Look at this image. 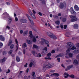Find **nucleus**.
<instances>
[{"label":"nucleus","mask_w":79,"mask_h":79,"mask_svg":"<svg viewBox=\"0 0 79 79\" xmlns=\"http://www.w3.org/2000/svg\"><path fill=\"white\" fill-rule=\"evenodd\" d=\"M67 46H66V47L68 48L66 51V52L67 53H69L70 52V50H71V47H73L74 45V44L71 42H68L67 43Z\"/></svg>","instance_id":"f257e3e1"},{"label":"nucleus","mask_w":79,"mask_h":79,"mask_svg":"<svg viewBox=\"0 0 79 79\" xmlns=\"http://www.w3.org/2000/svg\"><path fill=\"white\" fill-rule=\"evenodd\" d=\"M43 69L44 70V71H45V69L46 68H52V66L50 65V64L48 62H46L43 64Z\"/></svg>","instance_id":"f03ea898"},{"label":"nucleus","mask_w":79,"mask_h":79,"mask_svg":"<svg viewBox=\"0 0 79 79\" xmlns=\"http://www.w3.org/2000/svg\"><path fill=\"white\" fill-rule=\"evenodd\" d=\"M70 18H71L72 19L71 20V21L72 22H74V21H76L77 20V18H76V16H74L71 15L70 17Z\"/></svg>","instance_id":"7ed1b4c3"},{"label":"nucleus","mask_w":79,"mask_h":79,"mask_svg":"<svg viewBox=\"0 0 79 79\" xmlns=\"http://www.w3.org/2000/svg\"><path fill=\"white\" fill-rule=\"evenodd\" d=\"M31 53L33 55H35L34 56L36 57H41L42 56V55L38 53V54H37L36 52L34 51H32L31 52Z\"/></svg>","instance_id":"20e7f679"},{"label":"nucleus","mask_w":79,"mask_h":79,"mask_svg":"<svg viewBox=\"0 0 79 79\" xmlns=\"http://www.w3.org/2000/svg\"><path fill=\"white\" fill-rule=\"evenodd\" d=\"M66 5V2H64L63 3L62 2H60V8H63L64 6Z\"/></svg>","instance_id":"39448f33"},{"label":"nucleus","mask_w":79,"mask_h":79,"mask_svg":"<svg viewBox=\"0 0 79 79\" xmlns=\"http://www.w3.org/2000/svg\"><path fill=\"white\" fill-rule=\"evenodd\" d=\"M27 17L29 20L30 21L31 24H34V23L33 22V21H32V19H31V17H30V16H29V15L27 14Z\"/></svg>","instance_id":"423d86ee"},{"label":"nucleus","mask_w":79,"mask_h":79,"mask_svg":"<svg viewBox=\"0 0 79 79\" xmlns=\"http://www.w3.org/2000/svg\"><path fill=\"white\" fill-rule=\"evenodd\" d=\"M73 68V65H71L67 67L65 69V71H68V70H69L70 69Z\"/></svg>","instance_id":"0eeeda50"},{"label":"nucleus","mask_w":79,"mask_h":79,"mask_svg":"<svg viewBox=\"0 0 79 79\" xmlns=\"http://www.w3.org/2000/svg\"><path fill=\"white\" fill-rule=\"evenodd\" d=\"M47 35L49 36V37H50V38H52V36L53 35V34H52V33L50 32H47Z\"/></svg>","instance_id":"6e6552de"},{"label":"nucleus","mask_w":79,"mask_h":79,"mask_svg":"<svg viewBox=\"0 0 79 79\" xmlns=\"http://www.w3.org/2000/svg\"><path fill=\"white\" fill-rule=\"evenodd\" d=\"M73 53L75 54H77V53H79V48L74 50L73 51Z\"/></svg>","instance_id":"1a4fd4ad"},{"label":"nucleus","mask_w":79,"mask_h":79,"mask_svg":"<svg viewBox=\"0 0 79 79\" xmlns=\"http://www.w3.org/2000/svg\"><path fill=\"white\" fill-rule=\"evenodd\" d=\"M33 36H34V35H32V31H30L29 32V37L32 38Z\"/></svg>","instance_id":"9d476101"},{"label":"nucleus","mask_w":79,"mask_h":79,"mask_svg":"<svg viewBox=\"0 0 79 79\" xmlns=\"http://www.w3.org/2000/svg\"><path fill=\"white\" fill-rule=\"evenodd\" d=\"M74 10L75 11H79V7H78L77 5H76L74 6Z\"/></svg>","instance_id":"9b49d317"},{"label":"nucleus","mask_w":79,"mask_h":79,"mask_svg":"<svg viewBox=\"0 0 79 79\" xmlns=\"http://www.w3.org/2000/svg\"><path fill=\"white\" fill-rule=\"evenodd\" d=\"M64 76H65L64 77H65V78H66V79L68 78V76H69V74H68L66 73H64Z\"/></svg>","instance_id":"f8f14e48"},{"label":"nucleus","mask_w":79,"mask_h":79,"mask_svg":"<svg viewBox=\"0 0 79 79\" xmlns=\"http://www.w3.org/2000/svg\"><path fill=\"white\" fill-rule=\"evenodd\" d=\"M20 22L23 23H26L27 21L25 19H21L20 20Z\"/></svg>","instance_id":"ddd939ff"},{"label":"nucleus","mask_w":79,"mask_h":79,"mask_svg":"<svg viewBox=\"0 0 79 79\" xmlns=\"http://www.w3.org/2000/svg\"><path fill=\"white\" fill-rule=\"evenodd\" d=\"M0 40L2 41H5V38L2 36V35H0Z\"/></svg>","instance_id":"4468645a"},{"label":"nucleus","mask_w":79,"mask_h":79,"mask_svg":"<svg viewBox=\"0 0 79 79\" xmlns=\"http://www.w3.org/2000/svg\"><path fill=\"white\" fill-rule=\"evenodd\" d=\"M27 42V44H29L30 45H31L32 44V42H31V41L30 40H26Z\"/></svg>","instance_id":"2eb2a0df"},{"label":"nucleus","mask_w":79,"mask_h":79,"mask_svg":"<svg viewBox=\"0 0 79 79\" xmlns=\"http://www.w3.org/2000/svg\"><path fill=\"white\" fill-rule=\"evenodd\" d=\"M51 76H56L58 77V76H60V75L57 73H54L53 74H51Z\"/></svg>","instance_id":"dca6fc26"},{"label":"nucleus","mask_w":79,"mask_h":79,"mask_svg":"<svg viewBox=\"0 0 79 79\" xmlns=\"http://www.w3.org/2000/svg\"><path fill=\"white\" fill-rule=\"evenodd\" d=\"M15 42L17 44V45H16V48H17L16 50H18V41H17V39H16L15 40Z\"/></svg>","instance_id":"f3484780"},{"label":"nucleus","mask_w":79,"mask_h":79,"mask_svg":"<svg viewBox=\"0 0 79 79\" xmlns=\"http://www.w3.org/2000/svg\"><path fill=\"white\" fill-rule=\"evenodd\" d=\"M12 44V40H10L9 41V42L8 43V46L9 47L10 46V45Z\"/></svg>","instance_id":"a211bd4d"},{"label":"nucleus","mask_w":79,"mask_h":79,"mask_svg":"<svg viewBox=\"0 0 79 79\" xmlns=\"http://www.w3.org/2000/svg\"><path fill=\"white\" fill-rule=\"evenodd\" d=\"M31 38L33 39L32 40L33 42H36V39L35 38V36H33V37Z\"/></svg>","instance_id":"6ab92c4d"},{"label":"nucleus","mask_w":79,"mask_h":79,"mask_svg":"<svg viewBox=\"0 0 79 79\" xmlns=\"http://www.w3.org/2000/svg\"><path fill=\"white\" fill-rule=\"evenodd\" d=\"M5 61V58H4L3 59L0 60V62L1 63H4Z\"/></svg>","instance_id":"aec40b11"},{"label":"nucleus","mask_w":79,"mask_h":79,"mask_svg":"<svg viewBox=\"0 0 79 79\" xmlns=\"http://www.w3.org/2000/svg\"><path fill=\"white\" fill-rule=\"evenodd\" d=\"M26 47H27V44L26 43H24L22 44V48H26Z\"/></svg>","instance_id":"412c9836"},{"label":"nucleus","mask_w":79,"mask_h":79,"mask_svg":"<svg viewBox=\"0 0 79 79\" xmlns=\"http://www.w3.org/2000/svg\"><path fill=\"white\" fill-rule=\"evenodd\" d=\"M30 14L31 15L32 17V18H34V19L35 18V15H34V14H33L32 13L31 11H30Z\"/></svg>","instance_id":"4be33fe9"},{"label":"nucleus","mask_w":79,"mask_h":79,"mask_svg":"<svg viewBox=\"0 0 79 79\" xmlns=\"http://www.w3.org/2000/svg\"><path fill=\"white\" fill-rule=\"evenodd\" d=\"M20 58L18 56H17L16 57V60L18 61V62H19V61H20Z\"/></svg>","instance_id":"5701e85b"},{"label":"nucleus","mask_w":79,"mask_h":79,"mask_svg":"<svg viewBox=\"0 0 79 79\" xmlns=\"http://www.w3.org/2000/svg\"><path fill=\"white\" fill-rule=\"evenodd\" d=\"M73 27L75 29H77V27H78V25H77V24H76L74 25Z\"/></svg>","instance_id":"b1692460"},{"label":"nucleus","mask_w":79,"mask_h":79,"mask_svg":"<svg viewBox=\"0 0 79 79\" xmlns=\"http://www.w3.org/2000/svg\"><path fill=\"white\" fill-rule=\"evenodd\" d=\"M27 31L24 32L23 34V36H25V35H27Z\"/></svg>","instance_id":"393cba45"},{"label":"nucleus","mask_w":79,"mask_h":79,"mask_svg":"<svg viewBox=\"0 0 79 79\" xmlns=\"http://www.w3.org/2000/svg\"><path fill=\"white\" fill-rule=\"evenodd\" d=\"M8 20H9V23L10 24V23H11V21H12V19H11V18L10 17L9 18Z\"/></svg>","instance_id":"a878e982"},{"label":"nucleus","mask_w":79,"mask_h":79,"mask_svg":"<svg viewBox=\"0 0 79 79\" xmlns=\"http://www.w3.org/2000/svg\"><path fill=\"white\" fill-rule=\"evenodd\" d=\"M41 42H42L43 44H45V40L42 39L41 40Z\"/></svg>","instance_id":"bb28decb"},{"label":"nucleus","mask_w":79,"mask_h":79,"mask_svg":"<svg viewBox=\"0 0 79 79\" xmlns=\"http://www.w3.org/2000/svg\"><path fill=\"white\" fill-rule=\"evenodd\" d=\"M56 24H58V25H59L60 23V21H56L55 22Z\"/></svg>","instance_id":"cd10ccee"},{"label":"nucleus","mask_w":79,"mask_h":79,"mask_svg":"<svg viewBox=\"0 0 79 79\" xmlns=\"http://www.w3.org/2000/svg\"><path fill=\"white\" fill-rule=\"evenodd\" d=\"M75 49H76V47L75 46H72L71 48V49L72 50H75Z\"/></svg>","instance_id":"c85d7f7f"},{"label":"nucleus","mask_w":79,"mask_h":79,"mask_svg":"<svg viewBox=\"0 0 79 79\" xmlns=\"http://www.w3.org/2000/svg\"><path fill=\"white\" fill-rule=\"evenodd\" d=\"M73 10H74V9H73V7H71L69 9V11H70L71 13H73L72 11H73Z\"/></svg>","instance_id":"c756f323"},{"label":"nucleus","mask_w":79,"mask_h":79,"mask_svg":"<svg viewBox=\"0 0 79 79\" xmlns=\"http://www.w3.org/2000/svg\"><path fill=\"white\" fill-rule=\"evenodd\" d=\"M14 47H15V46L13 44H11L10 46V49H13V48Z\"/></svg>","instance_id":"7c9ffc66"},{"label":"nucleus","mask_w":79,"mask_h":79,"mask_svg":"<svg viewBox=\"0 0 79 79\" xmlns=\"http://www.w3.org/2000/svg\"><path fill=\"white\" fill-rule=\"evenodd\" d=\"M53 36H52V37H51V38H52V39H57V38H56V37L55 36V35H53Z\"/></svg>","instance_id":"2f4dec72"},{"label":"nucleus","mask_w":79,"mask_h":79,"mask_svg":"<svg viewBox=\"0 0 79 79\" xmlns=\"http://www.w3.org/2000/svg\"><path fill=\"white\" fill-rule=\"evenodd\" d=\"M69 57H72L73 56V54L72 53H69Z\"/></svg>","instance_id":"473e14b6"},{"label":"nucleus","mask_w":79,"mask_h":79,"mask_svg":"<svg viewBox=\"0 0 79 79\" xmlns=\"http://www.w3.org/2000/svg\"><path fill=\"white\" fill-rule=\"evenodd\" d=\"M69 76L70 77H71V78H72L73 79H74V78L75 77L74 75L73 74H72L70 75Z\"/></svg>","instance_id":"72a5a7b5"},{"label":"nucleus","mask_w":79,"mask_h":79,"mask_svg":"<svg viewBox=\"0 0 79 79\" xmlns=\"http://www.w3.org/2000/svg\"><path fill=\"white\" fill-rule=\"evenodd\" d=\"M61 56H62V54H60L57 56H56V58H58V57H61Z\"/></svg>","instance_id":"f704fd0d"},{"label":"nucleus","mask_w":79,"mask_h":79,"mask_svg":"<svg viewBox=\"0 0 79 79\" xmlns=\"http://www.w3.org/2000/svg\"><path fill=\"white\" fill-rule=\"evenodd\" d=\"M33 47L34 48H38V47L35 44H34L33 45Z\"/></svg>","instance_id":"c9c22d12"},{"label":"nucleus","mask_w":79,"mask_h":79,"mask_svg":"<svg viewBox=\"0 0 79 79\" xmlns=\"http://www.w3.org/2000/svg\"><path fill=\"white\" fill-rule=\"evenodd\" d=\"M35 72H33L32 73V76L33 77H35Z\"/></svg>","instance_id":"e433bc0d"},{"label":"nucleus","mask_w":79,"mask_h":79,"mask_svg":"<svg viewBox=\"0 0 79 79\" xmlns=\"http://www.w3.org/2000/svg\"><path fill=\"white\" fill-rule=\"evenodd\" d=\"M74 63L75 64H78V61H77V60H74Z\"/></svg>","instance_id":"4c0bfd02"},{"label":"nucleus","mask_w":79,"mask_h":79,"mask_svg":"<svg viewBox=\"0 0 79 79\" xmlns=\"http://www.w3.org/2000/svg\"><path fill=\"white\" fill-rule=\"evenodd\" d=\"M51 55V53L49 52L47 54V56H48V57H50Z\"/></svg>","instance_id":"58836bf2"},{"label":"nucleus","mask_w":79,"mask_h":79,"mask_svg":"<svg viewBox=\"0 0 79 79\" xmlns=\"http://www.w3.org/2000/svg\"><path fill=\"white\" fill-rule=\"evenodd\" d=\"M45 60H52V58L50 57H45Z\"/></svg>","instance_id":"ea45409f"},{"label":"nucleus","mask_w":79,"mask_h":79,"mask_svg":"<svg viewBox=\"0 0 79 79\" xmlns=\"http://www.w3.org/2000/svg\"><path fill=\"white\" fill-rule=\"evenodd\" d=\"M72 12H71V13L72 14H73V15H74L75 14H76V12L74 11V10H73V11H72Z\"/></svg>","instance_id":"a19ab883"},{"label":"nucleus","mask_w":79,"mask_h":79,"mask_svg":"<svg viewBox=\"0 0 79 79\" xmlns=\"http://www.w3.org/2000/svg\"><path fill=\"white\" fill-rule=\"evenodd\" d=\"M33 64V63L32 62H31L29 64V66L30 68H31L32 66V65Z\"/></svg>","instance_id":"79ce46f5"},{"label":"nucleus","mask_w":79,"mask_h":79,"mask_svg":"<svg viewBox=\"0 0 79 79\" xmlns=\"http://www.w3.org/2000/svg\"><path fill=\"white\" fill-rule=\"evenodd\" d=\"M3 44L2 43H0V48H2L3 47Z\"/></svg>","instance_id":"37998d69"},{"label":"nucleus","mask_w":79,"mask_h":79,"mask_svg":"<svg viewBox=\"0 0 79 79\" xmlns=\"http://www.w3.org/2000/svg\"><path fill=\"white\" fill-rule=\"evenodd\" d=\"M10 69H8V71L6 72V73L7 74H8V73H10Z\"/></svg>","instance_id":"c03bdc74"},{"label":"nucleus","mask_w":79,"mask_h":79,"mask_svg":"<svg viewBox=\"0 0 79 79\" xmlns=\"http://www.w3.org/2000/svg\"><path fill=\"white\" fill-rule=\"evenodd\" d=\"M63 22H65L66 21V18H64L62 19Z\"/></svg>","instance_id":"a18cd8bd"},{"label":"nucleus","mask_w":79,"mask_h":79,"mask_svg":"<svg viewBox=\"0 0 79 79\" xmlns=\"http://www.w3.org/2000/svg\"><path fill=\"white\" fill-rule=\"evenodd\" d=\"M12 52H13V50H11L9 52V54H11V53H12Z\"/></svg>","instance_id":"49530a36"},{"label":"nucleus","mask_w":79,"mask_h":79,"mask_svg":"<svg viewBox=\"0 0 79 79\" xmlns=\"http://www.w3.org/2000/svg\"><path fill=\"white\" fill-rule=\"evenodd\" d=\"M24 67L27 68V63H26V64L24 65Z\"/></svg>","instance_id":"de8ad7c7"},{"label":"nucleus","mask_w":79,"mask_h":79,"mask_svg":"<svg viewBox=\"0 0 79 79\" xmlns=\"http://www.w3.org/2000/svg\"><path fill=\"white\" fill-rule=\"evenodd\" d=\"M3 55H5L6 54V51H4L3 52Z\"/></svg>","instance_id":"09e8293b"},{"label":"nucleus","mask_w":79,"mask_h":79,"mask_svg":"<svg viewBox=\"0 0 79 79\" xmlns=\"http://www.w3.org/2000/svg\"><path fill=\"white\" fill-rule=\"evenodd\" d=\"M6 29H8L9 30H10V27L8 26H7L6 27Z\"/></svg>","instance_id":"8fccbe9b"},{"label":"nucleus","mask_w":79,"mask_h":79,"mask_svg":"<svg viewBox=\"0 0 79 79\" xmlns=\"http://www.w3.org/2000/svg\"><path fill=\"white\" fill-rule=\"evenodd\" d=\"M44 50H45L46 51H47V47H45L44 48Z\"/></svg>","instance_id":"3c124183"},{"label":"nucleus","mask_w":79,"mask_h":79,"mask_svg":"<svg viewBox=\"0 0 79 79\" xmlns=\"http://www.w3.org/2000/svg\"><path fill=\"white\" fill-rule=\"evenodd\" d=\"M48 43H49V42H48V41L47 40H45V44H48Z\"/></svg>","instance_id":"603ef678"},{"label":"nucleus","mask_w":79,"mask_h":79,"mask_svg":"<svg viewBox=\"0 0 79 79\" xmlns=\"http://www.w3.org/2000/svg\"><path fill=\"white\" fill-rule=\"evenodd\" d=\"M55 52V51L54 50H52V53H54Z\"/></svg>","instance_id":"864d4df0"},{"label":"nucleus","mask_w":79,"mask_h":79,"mask_svg":"<svg viewBox=\"0 0 79 79\" xmlns=\"http://www.w3.org/2000/svg\"><path fill=\"white\" fill-rule=\"evenodd\" d=\"M42 54L43 55H46V53H44V52H43L42 53Z\"/></svg>","instance_id":"5fc2aeb1"},{"label":"nucleus","mask_w":79,"mask_h":79,"mask_svg":"<svg viewBox=\"0 0 79 79\" xmlns=\"http://www.w3.org/2000/svg\"><path fill=\"white\" fill-rule=\"evenodd\" d=\"M66 27H67V25H65L64 26V28L65 29H66Z\"/></svg>","instance_id":"6e6d98bb"},{"label":"nucleus","mask_w":79,"mask_h":79,"mask_svg":"<svg viewBox=\"0 0 79 79\" xmlns=\"http://www.w3.org/2000/svg\"><path fill=\"white\" fill-rule=\"evenodd\" d=\"M3 15H7V16H8V14L6 13V12H5L3 14Z\"/></svg>","instance_id":"4d7b16f0"},{"label":"nucleus","mask_w":79,"mask_h":79,"mask_svg":"<svg viewBox=\"0 0 79 79\" xmlns=\"http://www.w3.org/2000/svg\"><path fill=\"white\" fill-rule=\"evenodd\" d=\"M33 14H34V15H35V10H33Z\"/></svg>","instance_id":"13d9d810"},{"label":"nucleus","mask_w":79,"mask_h":79,"mask_svg":"<svg viewBox=\"0 0 79 79\" xmlns=\"http://www.w3.org/2000/svg\"><path fill=\"white\" fill-rule=\"evenodd\" d=\"M20 33L21 34H22L23 33V31L20 30Z\"/></svg>","instance_id":"bf43d9fd"},{"label":"nucleus","mask_w":79,"mask_h":79,"mask_svg":"<svg viewBox=\"0 0 79 79\" xmlns=\"http://www.w3.org/2000/svg\"><path fill=\"white\" fill-rule=\"evenodd\" d=\"M55 71L51 70L50 71V73H55Z\"/></svg>","instance_id":"052dcab7"},{"label":"nucleus","mask_w":79,"mask_h":79,"mask_svg":"<svg viewBox=\"0 0 79 79\" xmlns=\"http://www.w3.org/2000/svg\"><path fill=\"white\" fill-rule=\"evenodd\" d=\"M54 16L55 18H56V19H58V17L57 16L54 15Z\"/></svg>","instance_id":"680f3d73"},{"label":"nucleus","mask_w":79,"mask_h":79,"mask_svg":"<svg viewBox=\"0 0 79 79\" xmlns=\"http://www.w3.org/2000/svg\"><path fill=\"white\" fill-rule=\"evenodd\" d=\"M57 60H58V62H60V58H58L57 59Z\"/></svg>","instance_id":"e2e57ef3"},{"label":"nucleus","mask_w":79,"mask_h":79,"mask_svg":"<svg viewBox=\"0 0 79 79\" xmlns=\"http://www.w3.org/2000/svg\"><path fill=\"white\" fill-rule=\"evenodd\" d=\"M6 5H10V3L8 2H6Z\"/></svg>","instance_id":"0e129e2a"},{"label":"nucleus","mask_w":79,"mask_h":79,"mask_svg":"<svg viewBox=\"0 0 79 79\" xmlns=\"http://www.w3.org/2000/svg\"><path fill=\"white\" fill-rule=\"evenodd\" d=\"M42 3L43 4H45V1L44 0L42 1Z\"/></svg>","instance_id":"69168bd1"},{"label":"nucleus","mask_w":79,"mask_h":79,"mask_svg":"<svg viewBox=\"0 0 79 79\" xmlns=\"http://www.w3.org/2000/svg\"><path fill=\"white\" fill-rule=\"evenodd\" d=\"M39 15L40 16H42V13L41 12H39Z\"/></svg>","instance_id":"338daca9"},{"label":"nucleus","mask_w":79,"mask_h":79,"mask_svg":"<svg viewBox=\"0 0 79 79\" xmlns=\"http://www.w3.org/2000/svg\"><path fill=\"white\" fill-rule=\"evenodd\" d=\"M77 48L78 47H79V43L77 45Z\"/></svg>","instance_id":"774afa93"}]
</instances>
